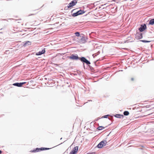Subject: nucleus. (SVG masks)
<instances>
[{
    "instance_id": "obj_1",
    "label": "nucleus",
    "mask_w": 154,
    "mask_h": 154,
    "mask_svg": "<svg viewBox=\"0 0 154 154\" xmlns=\"http://www.w3.org/2000/svg\"><path fill=\"white\" fill-rule=\"evenodd\" d=\"M80 60L83 64V66L85 68L84 63H86L87 65L89 66L91 64V63L88 60H87L85 57H82L79 59Z\"/></svg>"
},
{
    "instance_id": "obj_2",
    "label": "nucleus",
    "mask_w": 154,
    "mask_h": 154,
    "mask_svg": "<svg viewBox=\"0 0 154 154\" xmlns=\"http://www.w3.org/2000/svg\"><path fill=\"white\" fill-rule=\"evenodd\" d=\"M78 41L81 43H85L86 42L85 36L83 34H81L79 38H78Z\"/></svg>"
},
{
    "instance_id": "obj_3",
    "label": "nucleus",
    "mask_w": 154,
    "mask_h": 154,
    "mask_svg": "<svg viewBox=\"0 0 154 154\" xmlns=\"http://www.w3.org/2000/svg\"><path fill=\"white\" fill-rule=\"evenodd\" d=\"M107 142L105 140H103L101 141L97 146V147L98 148H101L103 146L106 145Z\"/></svg>"
},
{
    "instance_id": "obj_4",
    "label": "nucleus",
    "mask_w": 154,
    "mask_h": 154,
    "mask_svg": "<svg viewBox=\"0 0 154 154\" xmlns=\"http://www.w3.org/2000/svg\"><path fill=\"white\" fill-rule=\"evenodd\" d=\"M85 13L83 10H80L76 12L73 13L72 14V16L73 17L77 16L79 15H82Z\"/></svg>"
},
{
    "instance_id": "obj_5",
    "label": "nucleus",
    "mask_w": 154,
    "mask_h": 154,
    "mask_svg": "<svg viewBox=\"0 0 154 154\" xmlns=\"http://www.w3.org/2000/svg\"><path fill=\"white\" fill-rule=\"evenodd\" d=\"M69 58L72 60H79L80 57H79L77 54H72Z\"/></svg>"
},
{
    "instance_id": "obj_6",
    "label": "nucleus",
    "mask_w": 154,
    "mask_h": 154,
    "mask_svg": "<svg viewBox=\"0 0 154 154\" xmlns=\"http://www.w3.org/2000/svg\"><path fill=\"white\" fill-rule=\"evenodd\" d=\"M143 34L140 32H137L135 35V38L137 40L141 39L143 38Z\"/></svg>"
},
{
    "instance_id": "obj_7",
    "label": "nucleus",
    "mask_w": 154,
    "mask_h": 154,
    "mask_svg": "<svg viewBox=\"0 0 154 154\" xmlns=\"http://www.w3.org/2000/svg\"><path fill=\"white\" fill-rule=\"evenodd\" d=\"M77 3L76 0H73L71 1L68 5V8H70L75 5Z\"/></svg>"
},
{
    "instance_id": "obj_8",
    "label": "nucleus",
    "mask_w": 154,
    "mask_h": 154,
    "mask_svg": "<svg viewBox=\"0 0 154 154\" xmlns=\"http://www.w3.org/2000/svg\"><path fill=\"white\" fill-rule=\"evenodd\" d=\"M146 28V26L145 24L141 25L140 27L139 28L138 30L140 32H142L144 31Z\"/></svg>"
},
{
    "instance_id": "obj_9",
    "label": "nucleus",
    "mask_w": 154,
    "mask_h": 154,
    "mask_svg": "<svg viewBox=\"0 0 154 154\" xmlns=\"http://www.w3.org/2000/svg\"><path fill=\"white\" fill-rule=\"evenodd\" d=\"M78 146L74 147L69 154H76L78 150Z\"/></svg>"
},
{
    "instance_id": "obj_10",
    "label": "nucleus",
    "mask_w": 154,
    "mask_h": 154,
    "mask_svg": "<svg viewBox=\"0 0 154 154\" xmlns=\"http://www.w3.org/2000/svg\"><path fill=\"white\" fill-rule=\"evenodd\" d=\"M42 148H37L33 150H31L30 151V152H36L42 151Z\"/></svg>"
},
{
    "instance_id": "obj_11",
    "label": "nucleus",
    "mask_w": 154,
    "mask_h": 154,
    "mask_svg": "<svg viewBox=\"0 0 154 154\" xmlns=\"http://www.w3.org/2000/svg\"><path fill=\"white\" fill-rule=\"evenodd\" d=\"M45 49L44 48L42 50V51H39L38 53H36V55H40L42 54H44L45 53Z\"/></svg>"
},
{
    "instance_id": "obj_12",
    "label": "nucleus",
    "mask_w": 154,
    "mask_h": 154,
    "mask_svg": "<svg viewBox=\"0 0 154 154\" xmlns=\"http://www.w3.org/2000/svg\"><path fill=\"white\" fill-rule=\"evenodd\" d=\"M113 116L115 117L119 118H121V117L123 118L124 117V116L123 115L120 114H116V115H114Z\"/></svg>"
},
{
    "instance_id": "obj_13",
    "label": "nucleus",
    "mask_w": 154,
    "mask_h": 154,
    "mask_svg": "<svg viewBox=\"0 0 154 154\" xmlns=\"http://www.w3.org/2000/svg\"><path fill=\"white\" fill-rule=\"evenodd\" d=\"M148 25H154V18L152 19L149 20Z\"/></svg>"
},
{
    "instance_id": "obj_14",
    "label": "nucleus",
    "mask_w": 154,
    "mask_h": 154,
    "mask_svg": "<svg viewBox=\"0 0 154 154\" xmlns=\"http://www.w3.org/2000/svg\"><path fill=\"white\" fill-rule=\"evenodd\" d=\"M31 44V42L29 41H26L23 44V46L26 47Z\"/></svg>"
},
{
    "instance_id": "obj_15",
    "label": "nucleus",
    "mask_w": 154,
    "mask_h": 154,
    "mask_svg": "<svg viewBox=\"0 0 154 154\" xmlns=\"http://www.w3.org/2000/svg\"><path fill=\"white\" fill-rule=\"evenodd\" d=\"M14 85L18 87H20V83L16 82L12 84V85Z\"/></svg>"
},
{
    "instance_id": "obj_16",
    "label": "nucleus",
    "mask_w": 154,
    "mask_h": 154,
    "mask_svg": "<svg viewBox=\"0 0 154 154\" xmlns=\"http://www.w3.org/2000/svg\"><path fill=\"white\" fill-rule=\"evenodd\" d=\"M129 114V112L128 111H125L123 112L124 115L125 116L128 115Z\"/></svg>"
},
{
    "instance_id": "obj_17",
    "label": "nucleus",
    "mask_w": 154,
    "mask_h": 154,
    "mask_svg": "<svg viewBox=\"0 0 154 154\" xmlns=\"http://www.w3.org/2000/svg\"><path fill=\"white\" fill-rule=\"evenodd\" d=\"M75 34L76 36L78 37V38H79L81 35H80L79 32H75Z\"/></svg>"
},
{
    "instance_id": "obj_18",
    "label": "nucleus",
    "mask_w": 154,
    "mask_h": 154,
    "mask_svg": "<svg viewBox=\"0 0 154 154\" xmlns=\"http://www.w3.org/2000/svg\"><path fill=\"white\" fill-rule=\"evenodd\" d=\"M140 41L142 42H144V43H149L150 42V41H147V40H140Z\"/></svg>"
},
{
    "instance_id": "obj_19",
    "label": "nucleus",
    "mask_w": 154,
    "mask_h": 154,
    "mask_svg": "<svg viewBox=\"0 0 154 154\" xmlns=\"http://www.w3.org/2000/svg\"><path fill=\"white\" fill-rule=\"evenodd\" d=\"M42 151L49 150L51 148L45 147H42Z\"/></svg>"
},
{
    "instance_id": "obj_20",
    "label": "nucleus",
    "mask_w": 154,
    "mask_h": 154,
    "mask_svg": "<svg viewBox=\"0 0 154 154\" xmlns=\"http://www.w3.org/2000/svg\"><path fill=\"white\" fill-rule=\"evenodd\" d=\"M104 128L103 127V126H100L99 127L97 128V129L99 130H102L103 128Z\"/></svg>"
},
{
    "instance_id": "obj_21",
    "label": "nucleus",
    "mask_w": 154,
    "mask_h": 154,
    "mask_svg": "<svg viewBox=\"0 0 154 154\" xmlns=\"http://www.w3.org/2000/svg\"><path fill=\"white\" fill-rule=\"evenodd\" d=\"M110 116V115H105V116H103L101 118H107V117L109 116Z\"/></svg>"
},
{
    "instance_id": "obj_22",
    "label": "nucleus",
    "mask_w": 154,
    "mask_h": 154,
    "mask_svg": "<svg viewBox=\"0 0 154 154\" xmlns=\"http://www.w3.org/2000/svg\"><path fill=\"white\" fill-rule=\"evenodd\" d=\"M5 54H10V51L9 50H6L5 52Z\"/></svg>"
},
{
    "instance_id": "obj_23",
    "label": "nucleus",
    "mask_w": 154,
    "mask_h": 154,
    "mask_svg": "<svg viewBox=\"0 0 154 154\" xmlns=\"http://www.w3.org/2000/svg\"><path fill=\"white\" fill-rule=\"evenodd\" d=\"M26 83V82H20V87H22L23 85H24Z\"/></svg>"
},
{
    "instance_id": "obj_24",
    "label": "nucleus",
    "mask_w": 154,
    "mask_h": 154,
    "mask_svg": "<svg viewBox=\"0 0 154 154\" xmlns=\"http://www.w3.org/2000/svg\"><path fill=\"white\" fill-rule=\"evenodd\" d=\"M100 119V118L98 117V118H97V119H96V120L97 121L98 120H99V119Z\"/></svg>"
},
{
    "instance_id": "obj_25",
    "label": "nucleus",
    "mask_w": 154,
    "mask_h": 154,
    "mask_svg": "<svg viewBox=\"0 0 154 154\" xmlns=\"http://www.w3.org/2000/svg\"><path fill=\"white\" fill-rule=\"evenodd\" d=\"M35 14H30L29 15V16H31V15H35Z\"/></svg>"
},
{
    "instance_id": "obj_26",
    "label": "nucleus",
    "mask_w": 154,
    "mask_h": 154,
    "mask_svg": "<svg viewBox=\"0 0 154 154\" xmlns=\"http://www.w3.org/2000/svg\"><path fill=\"white\" fill-rule=\"evenodd\" d=\"M95 54H93V57H95L96 56H97V55H95Z\"/></svg>"
},
{
    "instance_id": "obj_27",
    "label": "nucleus",
    "mask_w": 154,
    "mask_h": 154,
    "mask_svg": "<svg viewBox=\"0 0 154 154\" xmlns=\"http://www.w3.org/2000/svg\"><path fill=\"white\" fill-rule=\"evenodd\" d=\"M131 81H133L134 80V78H131Z\"/></svg>"
},
{
    "instance_id": "obj_28",
    "label": "nucleus",
    "mask_w": 154,
    "mask_h": 154,
    "mask_svg": "<svg viewBox=\"0 0 154 154\" xmlns=\"http://www.w3.org/2000/svg\"><path fill=\"white\" fill-rule=\"evenodd\" d=\"M87 154H94V152H92L90 153H88Z\"/></svg>"
},
{
    "instance_id": "obj_29",
    "label": "nucleus",
    "mask_w": 154,
    "mask_h": 154,
    "mask_svg": "<svg viewBox=\"0 0 154 154\" xmlns=\"http://www.w3.org/2000/svg\"><path fill=\"white\" fill-rule=\"evenodd\" d=\"M2 152V151L0 150V154H1Z\"/></svg>"
},
{
    "instance_id": "obj_30",
    "label": "nucleus",
    "mask_w": 154,
    "mask_h": 154,
    "mask_svg": "<svg viewBox=\"0 0 154 154\" xmlns=\"http://www.w3.org/2000/svg\"><path fill=\"white\" fill-rule=\"evenodd\" d=\"M75 9H73L72 11L71 12H72L74 10H75Z\"/></svg>"
},
{
    "instance_id": "obj_31",
    "label": "nucleus",
    "mask_w": 154,
    "mask_h": 154,
    "mask_svg": "<svg viewBox=\"0 0 154 154\" xmlns=\"http://www.w3.org/2000/svg\"><path fill=\"white\" fill-rule=\"evenodd\" d=\"M88 101H92V100H88Z\"/></svg>"
},
{
    "instance_id": "obj_32",
    "label": "nucleus",
    "mask_w": 154,
    "mask_h": 154,
    "mask_svg": "<svg viewBox=\"0 0 154 154\" xmlns=\"http://www.w3.org/2000/svg\"><path fill=\"white\" fill-rule=\"evenodd\" d=\"M13 19H10V20H13Z\"/></svg>"
},
{
    "instance_id": "obj_33",
    "label": "nucleus",
    "mask_w": 154,
    "mask_h": 154,
    "mask_svg": "<svg viewBox=\"0 0 154 154\" xmlns=\"http://www.w3.org/2000/svg\"><path fill=\"white\" fill-rule=\"evenodd\" d=\"M56 24V23H55V24H53V25H55Z\"/></svg>"
}]
</instances>
